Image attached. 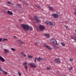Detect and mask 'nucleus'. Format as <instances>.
Segmentation results:
<instances>
[{"label": "nucleus", "mask_w": 76, "mask_h": 76, "mask_svg": "<svg viewBox=\"0 0 76 76\" xmlns=\"http://www.w3.org/2000/svg\"><path fill=\"white\" fill-rule=\"evenodd\" d=\"M4 73L5 74V75H7V72L6 71L4 72Z\"/></svg>", "instance_id": "obj_27"}, {"label": "nucleus", "mask_w": 76, "mask_h": 76, "mask_svg": "<svg viewBox=\"0 0 76 76\" xmlns=\"http://www.w3.org/2000/svg\"><path fill=\"white\" fill-rule=\"evenodd\" d=\"M39 28L40 30L41 31H43L45 29V27L44 26L40 25L39 26Z\"/></svg>", "instance_id": "obj_3"}, {"label": "nucleus", "mask_w": 76, "mask_h": 76, "mask_svg": "<svg viewBox=\"0 0 76 76\" xmlns=\"http://www.w3.org/2000/svg\"><path fill=\"white\" fill-rule=\"evenodd\" d=\"M25 69H26V70H27V66L26 65H25Z\"/></svg>", "instance_id": "obj_29"}, {"label": "nucleus", "mask_w": 76, "mask_h": 76, "mask_svg": "<svg viewBox=\"0 0 76 76\" xmlns=\"http://www.w3.org/2000/svg\"><path fill=\"white\" fill-rule=\"evenodd\" d=\"M21 76V73H19V76Z\"/></svg>", "instance_id": "obj_36"}, {"label": "nucleus", "mask_w": 76, "mask_h": 76, "mask_svg": "<svg viewBox=\"0 0 76 76\" xmlns=\"http://www.w3.org/2000/svg\"><path fill=\"white\" fill-rule=\"evenodd\" d=\"M66 29H68V26H66Z\"/></svg>", "instance_id": "obj_37"}, {"label": "nucleus", "mask_w": 76, "mask_h": 76, "mask_svg": "<svg viewBox=\"0 0 76 76\" xmlns=\"http://www.w3.org/2000/svg\"><path fill=\"white\" fill-rule=\"evenodd\" d=\"M14 38H15V39H17V37L16 36H14Z\"/></svg>", "instance_id": "obj_31"}, {"label": "nucleus", "mask_w": 76, "mask_h": 76, "mask_svg": "<svg viewBox=\"0 0 76 76\" xmlns=\"http://www.w3.org/2000/svg\"><path fill=\"white\" fill-rule=\"evenodd\" d=\"M20 42L21 43V44H24V42H22L21 41H20Z\"/></svg>", "instance_id": "obj_30"}, {"label": "nucleus", "mask_w": 76, "mask_h": 76, "mask_svg": "<svg viewBox=\"0 0 76 76\" xmlns=\"http://www.w3.org/2000/svg\"><path fill=\"white\" fill-rule=\"evenodd\" d=\"M50 21H48L46 22V23H47V25H48L50 23Z\"/></svg>", "instance_id": "obj_17"}, {"label": "nucleus", "mask_w": 76, "mask_h": 76, "mask_svg": "<svg viewBox=\"0 0 76 76\" xmlns=\"http://www.w3.org/2000/svg\"><path fill=\"white\" fill-rule=\"evenodd\" d=\"M21 54H23V56H24V57H26V55H25V54H24V53H23V52H21Z\"/></svg>", "instance_id": "obj_16"}, {"label": "nucleus", "mask_w": 76, "mask_h": 76, "mask_svg": "<svg viewBox=\"0 0 76 76\" xmlns=\"http://www.w3.org/2000/svg\"><path fill=\"white\" fill-rule=\"evenodd\" d=\"M7 13L9 15H13V13L10 11H8Z\"/></svg>", "instance_id": "obj_10"}, {"label": "nucleus", "mask_w": 76, "mask_h": 76, "mask_svg": "<svg viewBox=\"0 0 76 76\" xmlns=\"http://www.w3.org/2000/svg\"><path fill=\"white\" fill-rule=\"evenodd\" d=\"M42 60V59L41 58H40V57H39L38 58H37V61H40V60Z\"/></svg>", "instance_id": "obj_13"}, {"label": "nucleus", "mask_w": 76, "mask_h": 76, "mask_svg": "<svg viewBox=\"0 0 76 76\" xmlns=\"http://www.w3.org/2000/svg\"><path fill=\"white\" fill-rule=\"evenodd\" d=\"M20 7H21L20 6Z\"/></svg>", "instance_id": "obj_45"}, {"label": "nucleus", "mask_w": 76, "mask_h": 76, "mask_svg": "<svg viewBox=\"0 0 76 76\" xmlns=\"http://www.w3.org/2000/svg\"><path fill=\"white\" fill-rule=\"evenodd\" d=\"M49 25H50V26H52V23H51V22L50 21V23H49Z\"/></svg>", "instance_id": "obj_21"}, {"label": "nucleus", "mask_w": 76, "mask_h": 76, "mask_svg": "<svg viewBox=\"0 0 76 76\" xmlns=\"http://www.w3.org/2000/svg\"><path fill=\"white\" fill-rule=\"evenodd\" d=\"M18 6H19V4H18Z\"/></svg>", "instance_id": "obj_42"}, {"label": "nucleus", "mask_w": 76, "mask_h": 76, "mask_svg": "<svg viewBox=\"0 0 76 76\" xmlns=\"http://www.w3.org/2000/svg\"><path fill=\"white\" fill-rule=\"evenodd\" d=\"M75 41H76V37L75 38Z\"/></svg>", "instance_id": "obj_41"}, {"label": "nucleus", "mask_w": 76, "mask_h": 76, "mask_svg": "<svg viewBox=\"0 0 76 76\" xmlns=\"http://www.w3.org/2000/svg\"><path fill=\"white\" fill-rule=\"evenodd\" d=\"M21 26L26 31H28L29 29H30L31 31H32V27H29L27 25H25V24H22Z\"/></svg>", "instance_id": "obj_1"}, {"label": "nucleus", "mask_w": 76, "mask_h": 76, "mask_svg": "<svg viewBox=\"0 0 76 76\" xmlns=\"http://www.w3.org/2000/svg\"><path fill=\"white\" fill-rule=\"evenodd\" d=\"M30 66L31 67H33V68H35V67H37V66L35 65V64L34 63H31L30 64Z\"/></svg>", "instance_id": "obj_5"}, {"label": "nucleus", "mask_w": 76, "mask_h": 76, "mask_svg": "<svg viewBox=\"0 0 76 76\" xmlns=\"http://www.w3.org/2000/svg\"><path fill=\"white\" fill-rule=\"evenodd\" d=\"M50 41L53 44L57 45V40H56V39L54 38L52 39H51Z\"/></svg>", "instance_id": "obj_2"}, {"label": "nucleus", "mask_w": 76, "mask_h": 76, "mask_svg": "<svg viewBox=\"0 0 76 76\" xmlns=\"http://www.w3.org/2000/svg\"><path fill=\"white\" fill-rule=\"evenodd\" d=\"M52 16L56 18H58V15L56 14H52Z\"/></svg>", "instance_id": "obj_6"}, {"label": "nucleus", "mask_w": 76, "mask_h": 76, "mask_svg": "<svg viewBox=\"0 0 76 76\" xmlns=\"http://www.w3.org/2000/svg\"><path fill=\"white\" fill-rule=\"evenodd\" d=\"M35 45H37V43H35Z\"/></svg>", "instance_id": "obj_38"}, {"label": "nucleus", "mask_w": 76, "mask_h": 76, "mask_svg": "<svg viewBox=\"0 0 76 76\" xmlns=\"http://www.w3.org/2000/svg\"><path fill=\"white\" fill-rule=\"evenodd\" d=\"M45 46L49 50H52V48H51L50 46H48V45H46V44H45Z\"/></svg>", "instance_id": "obj_7"}, {"label": "nucleus", "mask_w": 76, "mask_h": 76, "mask_svg": "<svg viewBox=\"0 0 76 76\" xmlns=\"http://www.w3.org/2000/svg\"><path fill=\"white\" fill-rule=\"evenodd\" d=\"M0 60L1 61H2V62H4V59L1 56H0Z\"/></svg>", "instance_id": "obj_8"}, {"label": "nucleus", "mask_w": 76, "mask_h": 76, "mask_svg": "<svg viewBox=\"0 0 76 76\" xmlns=\"http://www.w3.org/2000/svg\"><path fill=\"white\" fill-rule=\"evenodd\" d=\"M18 74L19 75V72H18Z\"/></svg>", "instance_id": "obj_40"}, {"label": "nucleus", "mask_w": 76, "mask_h": 76, "mask_svg": "<svg viewBox=\"0 0 76 76\" xmlns=\"http://www.w3.org/2000/svg\"><path fill=\"white\" fill-rule=\"evenodd\" d=\"M4 50L5 52H9V50L7 49H4Z\"/></svg>", "instance_id": "obj_14"}, {"label": "nucleus", "mask_w": 76, "mask_h": 76, "mask_svg": "<svg viewBox=\"0 0 76 76\" xmlns=\"http://www.w3.org/2000/svg\"><path fill=\"white\" fill-rule=\"evenodd\" d=\"M0 67H1V66H0Z\"/></svg>", "instance_id": "obj_46"}, {"label": "nucleus", "mask_w": 76, "mask_h": 76, "mask_svg": "<svg viewBox=\"0 0 76 76\" xmlns=\"http://www.w3.org/2000/svg\"><path fill=\"white\" fill-rule=\"evenodd\" d=\"M69 60L72 61H73V59H70Z\"/></svg>", "instance_id": "obj_34"}, {"label": "nucleus", "mask_w": 76, "mask_h": 76, "mask_svg": "<svg viewBox=\"0 0 76 76\" xmlns=\"http://www.w3.org/2000/svg\"><path fill=\"white\" fill-rule=\"evenodd\" d=\"M22 20H20V21H21Z\"/></svg>", "instance_id": "obj_43"}, {"label": "nucleus", "mask_w": 76, "mask_h": 76, "mask_svg": "<svg viewBox=\"0 0 76 76\" xmlns=\"http://www.w3.org/2000/svg\"><path fill=\"white\" fill-rule=\"evenodd\" d=\"M48 8L49 9H50V10H53H53H54V9H53V7H52L49 6V7H48Z\"/></svg>", "instance_id": "obj_11"}, {"label": "nucleus", "mask_w": 76, "mask_h": 76, "mask_svg": "<svg viewBox=\"0 0 76 76\" xmlns=\"http://www.w3.org/2000/svg\"><path fill=\"white\" fill-rule=\"evenodd\" d=\"M53 47H55V45L53 46Z\"/></svg>", "instance_id": "obj_44"}, {"label": "nucleus", "mask_w": 76, "mask_h": 76, "mask_svg": "<svg viewBox=\"0 0 76 76\" xmlns=\"http://www.w3.org/2000/svg\"><path fill=\"white\" fill-rule=\"evenodd\" d=\"M56 25V23L54 22L52 23V26H54Z\"/></svg>", "instance_id": "obj_23"}, {"label": "nucleus", "mask_w": 76, "mask_h": 76, "mask_svg": "<svg viewBox=\"0 0 76 76\" xmlns=\"http://www.w3.org/2000/svg\"><path fill=\"white\" fill-rule=\"evenodd\" d=\"M47 69H48V70H50L51 68H50V67H47Z\"/></svg>", "instance_id": "obj_26"}, {"label": "nucleus", "mask_w": 76, "mask_h": 76, "mask_svg": "<svg viewBox=\"0 0 76 76\" xmlns=\"http://www.w3.org/2000/svg\"><path fill=\"white\" fill-rule=\"evenodd\" d=\"M54 61L56 63H58V64H60V59L58 58H56L54 60Z\"/></svg>", "instance_id": "obj_4"}, {"label": "nucleus", "mask_w": 76, "mask_h": 76, "mask_svg": "<svg viewBox=\"0 0 76 76\" xmlns=\"http://www.w3.org/2000/svg\"><path fill=\"white\" fill-rule=\"evenodd\" d=\"M7 4H10V2H7Z\"/></svg>", "instance_id": "obj_33"}, {"label": "nucleus", "mask_w": 76, "mask_h": 76, "mask_svg": "<svg viewBox=\"0 0 76 76\" xmlns=\"http://www.w3.org/2000/svg\"><path fill=\"white\" fill-rule=\"evenodd\" d=\"M0 70H1V72H3V69H2L1 68V67L0 68Z\"/></svg>", "instance_id": "obj_32"}, {"label": "nucleus", "mask_w": 76, "mask_h": 76, "mask_svg": "<svg viewBox=\"0 0 76 76\" xmlns=\"http://www.w3.org/2000/svg\"><path fill=\"white\" fill-rule=\"evenodd\" d=\"M66 26H67L66 25L64 26V27H65V28H66Z\"/></svg>", "instance_id": "obj_39"}, {"label": "nucleus", "mask_w": 76, "mask_h": 76, "mask_svg": "<svg viewBox=\"0 0 76 76\" xmlns=\"http://www.w3.org/2000/svg\"><path fill=\"white\" fill-rule=\"evenodd\" d=\"M37 57H35V60H34V62L35 63H36V60H37Z\"/></svg>", "instance_id": "obj_25"}, {"label": "nucleus", "mask_w": 76, "mask_h": 76, "mask_svg": "<svg viewBox=\"0 0 76 76\" xmlns=\"http://www.w3.org/2000/svg\"><path fill=\"white\" fill-rule=\"evenodd\" d=\"M36 6L38 9H40V6H39L38 5H36Z\"/></svg>", "instance_id": "obj_15"}, {"label": "nucleus", "mask_w": 76, "mask_h": 76, "mask_svg": "<svg viewBox=\"0 0 76 76\" xmlns=\"http://www.w3.org/2000/svg\"><path fill=\"white\" fill-rule=\"evenodd\" d=\"M45 35L47 38H50V34H45Z\"/></svg>", "instance_id": "obj_12"}, {"label": "nucleus", "mask_w": 76, "mask_h": 76, "mask_svg": "<svg viewBox=\"0 0 76 76\" xmlns=\"http://www.w3.org/2000/svg\"><path fill=\"white\" fill-rule=\"evenodd\" d=\"M72 69H73V67H71V68H69V69L68 70H72Z\"/></svg>", "instance_id": "obj_22"}, {"label": "nucleus", "mask_w": 76, "mask_h": 76, "mask_svg": "<svg viewBox=\"0 0 76 76\" xmlns=\"http://www.w3.org/2000/svg\"><path fill=\"white\" fill-rule=\"evenodd\" d=\"M23 64V65H26V64H27V63L26 62L25 63H24Z\"/></svg>", "instance_id": "obj_28"}, {"label": "nucleus", "mask_w": 76, "mask_h": 76, "mask_svg": "<svg viewBox=\"0 0 76 76\" xmlns=\"http://www.w3.org/2000/svg\"><path fill=\"white\" fill-rule=\"evenodd\" d=\"M11 50L12 51H15L16 50L15 49H13V48H11Z\"/></svg>", "instance_id": "obj_20"}, {"label": "nucleus", "mask_w": 76, "mask_h": 76, "mask_svg": "<svg viewBox=\"0 0 76 76\" xmlns=\"http://www.w3.org/2000/svg\"><path fill=\"white\" fill-rule=\"evenodd\" d=\"M61 44L62 46H65V44L63 42H62V43H61Z\"/></svg>", "instance_id": "obj_19"}, {"label": "nucleus", "mask_w": 76, "mask_h": 76, "mask_svg": "<svg viewBox=\"0 0 76 76\" xmlns=\"http://www.w3.org/2000/svg\"><path fill=\"white\" fill-rule=\"evenodd\" d=\"M3 39V40L2 41H7V39H6L4 38Z\"/></svg>", "instance_id": "obj_24"}, {"label": "nucleus", "mask_w": 76, "mask_h": 76, "mask_svg": "<svg viewBox=\"0 0 76 76\" xmlns=\"http://www.w3.org/2000/svg\"><path fill=\"white\" fill-rule=\"evenodd\" d=\"M2 40H3L2 39H0V42H1V41Z\"/></svg>", "instance_id": "obj_35"}, {"label": "nucleus", "mask_w": 76, "mask_h": 76, "mask_svg": "<svg viewBox=\"0 0 76 76\" xmlns=\"http://www.w3.org/2000/svg\"><path fill=\"white\" fill-rule=\"evenodd\" d=\"M28 56L29 57V58H33V57L32 56L28 55Z\"/></svg>", "instance_id": "obj_18"}, {"label": "nucleus", "mask_w": 76, "mask_h": 76, "mask_svg": "<svg viewBox=\"0 0 76 76\" xmlns=\"http://www.w3.org/2000/svg\"><path fill=\"white\" fill-rule=\"evenodd\" d=\"M35 18L36 20V21L37 22H41V21H40V20H39L37 19V17L35 16Z\"/></svg>", "instance_id": "obj_9"}]
</instances>
